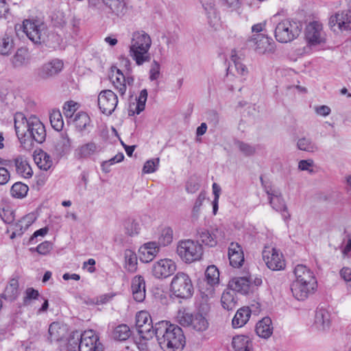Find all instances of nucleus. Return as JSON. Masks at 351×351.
<instances>
[{
	"mask_svg": "<svg viewBox=\"0 0 351 351\" xmlns=\"http://www.w3.org/2000/svg\"><path fill=\"white\" fill-rule=\"evenodd\" d=\"M71 146L70 139L66 134H62L60 139L59 140L57 149L63 152L66 151Z\"/></svg>",
	"mask_w": 351,
	"mask_h": 351,
	"instance_id": "55",
	"label": "nucleus"
},
{
	"mask_svg": "<svg viewBox=\"0 0 351 351\" xmlns=\"http://www.w3.org/2000/svg\"><path fill=\"white\" fill-rule=\"evenodd\" d=\"M209 324L206 317L202 313L193 314L191 327L199 332L205 331L208 328Z\"/></svg>",
	"mask_w": 351,
	"mask_h": 351,
	"instance_id": "39",
	"label": "nucleus"
},
{
	"mask_svg": "<svg viewBox=\"0 0 351 351\" xmlns=\"http://www.w3.org/2000/svg\"><path fill=\"white\" fill-rule=\"evenodd\" d=\"M50 123L53 129L60 131L63 128L64 122L60 110H53L49 116Z\"/></svg>",
	"mask_w": 351,
	"mask_h": 351,
	"instance_id": "49",
	"label": "nucleus"
},
{
	"mask_svg": "<svg viewBox=\"0 0 351 351\" xmlns=\"http://www.w3.org/2000/svg\"><path fill=\"white\" fill-rule=\"evenodd\" d=\"M132 297L137 302L144 301L146 295L145 281L143 276H135L131 281Z\"/></svg>",
	"mask_w": 351,
	"mask_h": 351,
	"instance_id": "19",
	"label": "nucleus"
},
{
	"mask_svg": "<svg viewBox=\"0 0 351 351\" xmlns=\"http://www.w3.org/2000/svg\"><path fill=\"white\" fill-rule=\"evenodd\" d=\"M158 344L165 351H182L185 345V337L180 327L161 321L154 326Z\"/></svg>",
	"mask_w": 351,
	"mask_h": 351,
	"instance_id": "1",
	"label": "nucleus"
},
{
	"mask_svg": "<svg viewBox=\"0 0 351 351\" xmlns=\"http://www.w3.org/2000/svg\"><path fill=\"white\" fill-rule=\"evenodd\" d=\"M232 344L235 351H252V341L248 337L236 336L233 338Z\"/></svg>",
	"mask_w": 351,
	"mask_h": 351,
	"instance_id": "33",
	"label": "nucleus"
},
{
	"mask_svg": "<svg viewBox=\"0 0 351 351\" xmlns=\"http://www.w3.org/2000/svg\"><path fill=\"white\" fill-rule=\"evenodd\" d=\"M193 314L186 312L184 309L179 310L177 315V320L182 326H191Z\"/></svg>",
	"mask_w": 351,
	"mask_h": 351,
	"instance_id": "51",
	"label": "nucleus"
},
{
	"mask_svg": "<svg viewBox=\"0 0 351 351\" xmlns=\"http://www.w3.org/2000/svg\"><path fill=\"white\" fill-rule=\"evenodd\" d=\"M14 163L18 174L25 178L32 177L33 171L26 159L22 156H18L14 159Z\"/></svg>",
	"mask_w": 351,
	"mask_h": 351,
	"instance_id": "32",
	"label": "nucleus"
},
{
	"mask_svg": "<svg viewBox=\"0 0 351 351\" xmlns=\"http://www.w3.org/2000/svg\"><path fill=\"white\" fill-rule=\"evenodd\" d=\"M160 66L158 62L154 61L149 70V80L151 81L156 80L160 75Z\"/></svg>",
	"mask_w": 351,
	"mask_h": 351,
	"instance_id": "59",
	"label": "nucleus"
},
{
	"mask_svg": "<svg viewBox=\"0 0 351 351\" xmlns=\"http://www.w3.org/2000/svg\"><path fill=\"white\" fill-rule=\"evenodd\" d=\"M110 78L121 95H123L126 91V79L120 69L112 68Z\"/></svg>",
	"mask_w": 351,
	"mask_h": 351,
	"instance_id": "26",
	"label": "nucleus"
},
{
	"mask_svg": "<svg viewBox=\"0 0 351 351\" xmlns=\"http://www.w3.org/2000/svg\"><path fill=\"white\" fill-rule=\"evenodd\" d=\"M249 41L254 44H270V38L265 33L252 34Z\"/></svg>",
	"mask_w": 351,
	"mask_h": 351,
	"instance_id": "53",
	"label": "nucleus"
},
{
	"mask_svg": "<svg viewBox=\"0 0 351 351\" xmlns=\"http://www.w3.org/2000/svg\"><path fill=\"white\" fill-rule=\"evenodd\" d=\"M252 312H253V310L249 307H243L239 308L232 319V326L234 328H241L243 326L248 322ZM254 312L256 313L258 311H254Z\"/></svg>",
	"mask_w": 351,
	"mask_h": 351,
	"instance_id": "28",
	"label": "nucleus"
},
{
	"mask_svg": "<svg viewBox=\"0 0 351 351\" xmlns=\"http://www.w3.org/2000/svg\"><path fill=\"white\" fill-rule=\"evenodd\" d=\"M341 277L347 282H351V269L349 267H343L340 270Z\"/></svg>",
	"mask_w": 351,
	"mask_h": 351,
	"instance_id": "64",
	"label": "nucleus"
},
{
	"mask_svg": "<svg viewBox=\"0 0 351 351\" xmlns=\"http://www.w3.org/2000/svg\"><path fill=\"white\" fill-rule=\"evenodd\" d=\"M205 276L207 282L210 285L213 286L219 283V271L216 266H208L205 271Z\"/></svg>",
	"mask_w": 351,
	"mask_h": 351,
	"instance_id": "46",
	"label": "nucleus"
},
{
	"mask_svg": "<svg viewBox=\"0 0 351 351\" xmlns=\"http://www.w3.org/2000/svg\"><path fill=\"white\" fill-rule=\"evenodd\" d=\"M304 35L308 44H324L327 40L324 25L317 21H311L306 25Z\"/></svg>",
	"mask_w": 351,
	"mask_h": 351,
	"instance_id": "11",
	"label": "nucleus"
},
{
	"mask_svg": "<svg viewBox=\"0 0 351 351\" xmlns=\"http://www.w3.org/2000/svg\"><path fill=\"white\" fill-rule=\"evenodd\" d=\"M19 287L18 280L12 278L5 287L3 292L1 294V297L10 302L14 301L19 295Z\"/></svg>",
	"mask_w": 351,
	"mask_h": 351,
	"instance_id": "30",
	"label": "nucleus"
},
{
	"mask_svg": "<svg viewBox=\"0 0 351 351\" xmlns=\"http://www.w3.org/2000/svg\"><path fill=\"white\" fill-rule=\"evenodd\" d=\"M228 287L233 292L237 291L241 294H247L251 288V277H234L229 281Z\"/></svg>",
	"mask_w": 351,
	"mask_h": 351,
	"instance_id": "20",
	"label": "nucleus"
},
{
	"mask_svg": "<svg viewBox=\"0 0 351 351\" xmlns=\"http://www.w3.org/2000/svg\"><path fill=\"white\" fill-rule=\"evenodd\" d=\"M328 25L334 32H351V10L339 11L329 19Z\"/></svg>",
	"mask_w": 351,
	"mask_h": 351,
	"instance_id": "8",
	"label": "nucleus"
},
{
	"mask_svg": "<svg viewBox=\"0 0 351 351\" xmlns=\"http://www.w3.org/2000/svg\"><path fill=\"white\" fill-rule=\"evenodd\" d=\"M35 219L36 217L33 213L25 215L15 223L16 232L19 231V234H22L24 230H26L34 223Z\"/></svg>",
	"mask_w": 351,
	"mask_h": 351,
	"instance_id": "43",
	"label": "nucleus"
},
{
	"mask_svg": "<svg viewBox=\"0 0 351 351\" xmlns=\"http://www.w3.org/2000/svg\"><path fill=\"white\" fill-rule=\"evenodd\" d=\"M301 32L299 24L293 21L284 20L275 29V37L281 43H288L296 38Z\"/></svg>",
	"mask_w": 351,
	"mask_h": 351,
	"instance_id": "7",
	"label": "nucleus"
},
{
	"mask_svg": "<svg viewBox=\"0 0 351 351\" xmlns=\"http://www.w3.org/2000/svg\"><path fill=\"white\" fill-rule=\"evenodd\" d=\"M176 268V264L173 260L163 258L153 264L152 274L157 279H164L172 275Z\"/></svg>",
	"mask_w": 351,
	"mask_h": 351,
	"instance_id": "15",
	"label": "nucleus"
},
{
	"mask_svg": "<svg viewBox=\"0 0 351 351\" xmlns=\"http://www.w3.org/2000/svg\"><path fill=\"white\" fill-rule=\"evenodd\" d=\"M77 103L70 101L66 102L64 106V113L66 117L71 118L77 110Z\"/></svg>",
	"mask_w": 351,
	"mask_h": 351,
	"instance_id": "57",
	"label": "nucleus"
},
{
	"mask_svg": "<svg viewBox=\"0 0 351 351\" xmlns=\"http://www.w3.org/2000/svg\"><path fill=\"white\" fill-rule=\"evenodd\" d=\"M263 259L267 267L273 271H280L285 268V261L282 254L271 245L265 246L263 252Z\"/></svg>",
	"mask_w": 351,
	"mask_h": 351,
	"instance_id": "9",
	"label": "nucleus"
},
{
	"mask_svg": "<svg viewBox=\"0 0 351 351\" xmlns=\"http://www.w3.org/2000/svg\"><path fill=\"white\" fill-rule=\"evenodd\" d=\"M131 336V330L126 324H120L116 326L112 333V337L117 341H125Z\"/></svg>",
	"mask_w": 351,
	"mask_h": 351,
	"instance_id": "38",
	"label": "nucleus"
},
{
	"mask_svg": "<svg viewBox=\"0 0 351 351\" xmlns=\"http://www.w3.org/2000/svg\"><path fill=\"white\" fill-rule=\"evenodd\" d=\"M64 67L63 62L60 59H53L38 67L35 72V77L38 81L51 79L58 75Z\"/></svg>",
	"mask_w": 351,
	"mask_h": 351,
	"instance_id": "12",
	"label": "nucleus"
},
{
	"mask_svg": "<svg viewBox=\"0 0 351 351\" xmlns=\"http://www.w3.org/2000/svg\"><path fill=\"white\" fill-rule=\"evenodd\" d=\"M151 338H143L138 342V348L139 351H152L153 348V344L149 341Z\"/></svg>",
	"mask_w": 351,
	"mask_h": 351,
	"instance_id": "58",
	"label": "nucleus"
},
{
	"mask_svg": "<svg viewBox=\"0 0 351 351\" xmlns=\"http://www.w3.org/2000/svg\"><path fill=\"white\" fill-rule=\"evenodd\" d=\"M296 145L298 149L308 153H314L319 150L318 146L313 139L306 136L299 138Z\"/></svg>",
	"mask_w": 351,
	"mask_h": 351,
	"instance_id": "34",
	"label": "nucleus"
},
{
	"mask_svg": "<svg viewBox=\"0 0 351 351\" xmlns=\"http://www.w3.org/2000/svg\"><path fill=\"white\" fill-rule=\"evenodd\" d=\"M14 122L16 134L21 141L30 125V117L27 119L23 113L19 112L14 114Z\"/></svg>",
	"mask_w": 351,
	"mask_h": 351,
	"instance_id": "23",
	"label": "nucleus"
},
{
	"mask_svg": "<svg viewBox=\"0 0 351 351\" xmlns=\"http://www.w3.org/2000/svg\"><path fill=\"white\" fill-rule=\"evenodd\" d=\"M73 122L75 128L82 131L90 123V118L86 113L80 112L75 115Z\"/></svg>",
	"mask_w": 351,
	"mask_h": 351,
	"instance_id": "47",
	"label": "nucleus"
},
{
	"mask_svg": "<svg viewBox=\"0 0 351 351\" xmlns=\"http://www.w3.org/2000/svg\"><path fill=\"white\" fill-rule=\"evenodd\" d=\"M226 237L225 231L222 228H215L210 230L205 228L197 230V238L204 245L213 247L219 243L223 241Z\"/></svg>",
	"mask_w": 351,
	"mask_h": 351,
	"instance_id": "10",
	"label": "nucleus"
},
{
	"mask_svg": "<svg viewBox=\"0 0 351 351\" xmlns=\"http://www.w3.org/2000/svg\"><path fill=\"white\" fill-rule=\"evenodd\" d=\"M170 291L177 298H191L193 293V285L189 276L184 272H178L171 280Z\"/></svg>",
	"mask_w": 351,
	"mask_h": 351,
	"instance_id": "4",
	"label": "nucleus"
},
{
	"mask_svg": "<svg viewBox=\"0 0 351 351\" xmlns=\"http://www.w3.org/2000/svg\"><path fill=\"white\" fill-rule=\"evenodd\" d=\"M159 165V158L147 160L143 166V172L144 173H152L156 171Z\"/></svg>",
	"mask_w": 351,
	"mask_h": 351,
	"instance_id": "54",
	"label": "nucleus"
},
{
	"mask_svg": "<svg viewBox=\"0 0 351 351\" xmlns=\"http://www.w3.org/2000/svg\"><path fill=\"white\" fill-rule=\"evenodd\" d=\"M125 234L130 237H134L139 234L141 228L139 223L134 219L128 218L123 223Z\"/></svg>",
	"mask_w": 351,
	"mask_h": 351,
	"instance_id": "42",
	"label": "nucleus"
},
{
	"mask_svg": "<svg viewBox=\"0 0 351 351\" xmlns=\"http://www.w3.org/2000/svg\"><path fill=\"white\" fill-rule=\"evenodd\" d=\"M132 44H152L150 36L143 30H137L132 33Z\"/></svg>",
	"mask_w": 351,
	"mask_h": 351,
	"instance_id": "44",
	"label": "nucleus"
},
{
	"mask_svg": "<svg viewBox=\"0 0 351 351\" xmlns=\"http://www.w3.org/2000/svg\"><path fill=\"white\" fill-rule=\"evenodd\" d=\"M136 327L141 337L152 338L155 335L152 317L146 311H141L136 313Z\"/></svg>",
	"mask_w": 351,
	"mask_h": 351,
	"instance_id": "13",
	"label": "nucleus"
},
{
	"mask_svg": "<svg viewBox=\"0 0 351 351\" xmlns=\"http://www.w3.org/2000/svg\"><path fill=\"white\" fill-rule=\"evenodd\" d=\"M315 326L319 331H326L330 326V315L324 308H319L316 311L315 317Z\"/></svg>",
	"mask_w": 351,
	"mask_h": 351,
	"instance_id": "25",
	"label": "nucleus"
},
{
	"mask_svg": "<svg viewBox=\"0 0 351 351\" xmlns=\"http://www.w3.org/2000/svg\"><path fill=\"white\" fill-rule=\"evenodd\" d=\"M294 274L296 281L303 282H308L310 285H317V281L313 272L306 265H298L295 269Z\"/></svg>",
	"mask_w": 351,
	"mask_h": 351,
	"instance_id": "24",
	"label": "nucleus"
},
{
	"mask_svg": "<svg viewBox=\"0 0 351 351\" xmlns=\"http://www.w3.org/2000/svg\"><path fill=\"white\" fill-rule=\"evenodd\" d=\"M150 45H130V55L137 65H142L151 60L149 53Z\"/></svg>",
	"mask_w": 351,
	"mask_h": 351,
	"instance_id": "18",
	"label": "nucleus"
},
{
	"mask_svg": "<svg viewBox=\"0 0 351 351\" xmlns=\"http://www.w3.org/2000/svg\"><path fill=\"white\" fill-rule=\"evenodd\" d=\"M34 160L37 166L43 170L47 171L53 165V161L50 156L43 151H40L34 155Z\"/></svg>",
	"mask_w": 351,
	"mask_h": 351,
	"instance_id": "35",
	"label": "nucleus"
},
{
	"mask_svg": "<svg viewBox=\"0 0 351 351\" xmlns=\"http://www.w3.org/2000/svg\"><path fill=\"white\" fill-rule=\"evenodd\" d=\"M204 199V196L201 194L199 195V196L196 199L192 210L193 216L194 217H197L199 212L200 210V208L202 205Z\"/></svg>",
	"mask_w": 351,
	"mask_h": 351,
	"instance_id": "61",
	"label": "nucleus"
},
{
	"mask_svg": "<svg viewBox=\"0 0 351 351\" xmlns=\"http://www.w3.org/2000/svg\"><path fill=\"white\" fill-rule=\"evenodd\" d=\"M31 58L30 53L26 47L18 49L12 58V63L14 67L21 68L27 65Z\"/></svg>",
	"mask_w": 351,
	"mask_h": 351,
	"instance_id": "27",
	"label": "nucleus"
},
{
	"mask_svg": "<svg viewBox=\"0 0 351 351\" xmlns=\"http://www.w3.org/2000/svg\"><path fill=\"white\" fill-rule=\"evenodd\" d=\"M147 99V91L146 89H143L141 91L139 97L137 100L136 104H133L135 106V110L132 112V114L134 113L139 114L142 111L144 110L145 103ZM132 111V106H130L129 114L132 115L131 112Z\"/></svg>",
	"mask_w": 351,
	"mask_h": 351,
	"instance_id": "45",
	"label": "nucleus"
},
{
	"mask_svg": "<svg viewBox=\"0 0 351 351\" xmlns=\"http://www.w3.org/2000/svg\"><path fill=\"white\" fill-rule=\"evenodd\" d=\"M104 3L117 16H123L127 12L125 0H103Z\"/></svg>",
	"mask_w": 351,
	"mask_h": 351,
	"instance_id": "36",
	"label": "nucleus"
},
{
	"mask_svg": "<svg viewBox=\"0 0 351 351\" xmlns=\"http://www.w3.org/2000/svg\"><path fill=\"white\" fill-rule=\"evenodd\" d=\"M102 349L99 337L93 330H85L81 334L73 332L68 340L67 350L102 351Z\"/></svg>",
	"mask_w": 351,
	"mask_h": 351,
	"instance_id": "2",
	"label": "nucleus"
},
{
	"mask_svg": "<svg viewBox=\"0 0 351 351\" xmlns=\"http://www.w3.org/2000/svg\"><path fill=\"white\" fill-rule=\"evenodd\" d=\"M256 332L262 338L267 339L269 337L273 332L271 319L268 317H265L259 321L256 324Z\"/></svg>",
	"mask_w": 351,
	"mask_h": 351,
	"instance_id": "31",
	"label": "nucleus"
},
{
	"mask_svg": "<svg viewBox=\"0 0 351 351\" xmlns=\"http://www.w3.org/2000/svg\"><path fill=\"white\" fill-rule=\"evenodd\" d=\"M125 268L130 272H134L137 269V256L136 253L131 250H125L124 252Z\"/></svg>",
	"mask_w": 351,
	"mask_h": 351,
	"instance_id": "40",
	"label": "nucleus"
},
{
	"mask_svg": "<svg viewBox=\"0 0 351 351\" xmlns=\"http://www.w3.org/2000/svg\"><path fill=\"white\" fill-rule=\"evenodd\" d=\"M159 251L156 243L149 242L144 244L139 250L141 259L143 262L148 263L153 260Z\"/></svg>",
	"mask_w": 351,
	"mask_h": 351,
	"instance_id": "29",
	"label": "nucleus"
},
{
	"mask_svg": "<svg viewBox=\"0 0 351 351\" xmlns=\"http://www.w3.org/2000/svg\"><path fill=\"white\" fill-rule=\"evenodd\" d=\"M23 28L24 33L34 44H42L47 41L48 28L44 23L26 19L23 23Z\"/></svg>",
	"mask_w": 351,
	"mask_h": 351,
	"instance_id": "6",
	"label": "nucleus"
},
{
	"mask_svg": "<svg viewBox=\"0 0 351 351\" xmlns=\"http://www.w3.org/2000/svg\"><path fill=\"white\" fill-rule=\"evenodd\" d=\"M313 166V160L312 159L302 160L298 163V168L301 171H313V170L311 169Z\"/></svg>",
	"mask_w": 351,
	"mask_h": 351,
	"instance_id": "62",
	"label": "nucleus"
},
{
	"mask_svg": "<svg viewBox=\"0 0 351 351\" xmlns=\"http://www.w3.org/2000/svg\"><path fill=\"white\" fill-rule=\"evenodd\" d=\"M39 293L37 290L30 287L27 288L25 291V296L23 298V304L29 305L32 300H36L39 297Z\"/></svg>",
	"mask_w": 351,
	"mask_h": 351,
	"instance_id": "52",
	"label": "nucleus"
},
{
	"mask_svg": "<svg viewBox=\"0 0 351 351\" xmlns=\"http://www.w3.org/2000/svg\"><path fill=\"white\" fill-rule=\"evenodd\" d=\"M46 138V130L44 125L36 117H30V125L25 132V136L21 143L26 149L33 146V143H42Z\"/></svg>",
	"mask_w": 351,
	"mask_h": 351,
	"instance_id": "5",
	"label": "nucleus"
},
{
	"mask_svg": "<svg viewBox=\"0 0 351 351\" xmlns=\"http://www.w3.org/2000/svg\"><path fill=\"white\" fill-rule=\"evenodd\" d=\"M59 324L53 322L49 327V333L51 339L58 340L60 335L58 334V329L59 328Z\"/></svg>",
	"mask_w": 351,
	"mask_h": 351,
	"instance_id": "63",
	"label": "nucleus"
},
{
	"mask_svg": "<svg viewBox=\"0 0 351 351\" xmlns=\"http://www.w3.org/2000/svg\"><path fill=\"white\" fill-rule=\"evenodd\" d=\"M98 106L103 114L110 115L118 104L117 95L110 90H102L98 95Z\"/></svg>",
	"mask_w": 351,
	"mask_h": 351,
	"instance_id": "14",
	"label": "nucleus"
},
{
	"mask_svg": "<svg viewBox=\"0 0 351 351\" xmlns=\"http://www.w3.org/2000/svg\"><path fill=\"white\" fill-rule=\"evenodd\" d=\"M176 252L184 262L191 263L201 259L203 247L198 241L184 239L178 243Z\"/></svg>",
	"mask_w": 351,
	"mask_h": 351,
	"instance_id": "3",
	"label": "nucleus"
},
{
	"mask_svg": "<svg viewBox=\"0 0 351 351\" xmlns=\"http://www.w3.org/2000/svg\"><path fill=\"white\" fill-rule=\"evenodd\" d=\"M51 249H52L51 243L49 242V241H45V242H43L42 243L39 244L36 247V250L40 254L46 255L51 251Z\"/></svg>",
	"mask_w": 351,
	"mask_h": 351,
	"instance_id": "60",
	"label": "nucleus"
},
{
	"mask_svg": "<svg viewBox=\"0 0 351 351\" xmlns=\"http://www.w3.org/2000/svg\"><path fill=\"white\" fill-rule=\"evenodd\" d=\"M221 302L224 309L228 311L234 309L237 303L235 293L232 290L224 291L221 295Z\"/></svg>",
	"mask_w": 351,
	"mask_h": 351,
	"instance_id": "37",
	"label": "nucleus"
},
{
	"mask_svg": "<svg viewBox=\"0 0 351 351\" xmlns=\"http://www.w3.org/2000/svg\"><path fill=\"white\" fill-rule=\"evenodd\" d=\"M173 239V231L170 227H165L158 237V244L162 246L170 245Z\"/></svg>",
	"mask_w": 351,
	"mask_h": 351,
	"instance_id": "48",
	"label": "nucleus"
},
{
	"mask_svg": "<svg viewBox=\"0 0 351 351\" xmlns=\"http://www.w3.org/2000/svg\"><path fill=\"white\" fill-rule=\"evenodd\" d=\"M28 186L22 182H16L11 188L10 192L13 197L22 198L25 197L28 191Z\"/></svg>",
	"mask_w": 351,
	"mask_h": 351,
	"instance_id": "50",
	"label": "nucleus"
},
{
	"mask_svg": "<svg viewBox=\"0 0 351 351\" xmlns=\"http://www.w3.org/2000/svg\"><path fill=\"white\" fill-rule=\"evenodd\" d=\"M267 193L271 207L277 212L280 213L285 219H289L290 215L281 192L276 189H272L267 191Z\"/></svg>",
	"mask_w": 351,
	"mask_h": 351,
	"instance_id": "16",
	"label": "nucleus"
},
{
	"mask_svg": "<svg viewBox=\"0 0 351 351\" xmlns=\"http://www.w3.org/2000/svg\"><path fill=\"white\" fill-rule=\"evenodd\" d=\"M244 57V53L241 51L234 49L231 52V60L234 64V66L241 75H245L247 73L246 66L241 62V60Z\"/></svg>",
	"mask_w": 351,
	"mask_h": 351,
	"instance_id": "41",
	"label": "nucleus"
},
{
	"mask_svg": "<svg viewBox=\"0 0 351 351\" xmlns=\"http://www.w3.org/2000/svg\"><path fill=\"white\" fill-rule=\"evenodd\" d=\"M236 145L239 148V151L241 152L245 156H251L255 152V149L249 144L238 141L236 143Z\"/></svg>",
	"mask_w": 351,
	"mask_h": 351,
	"instance_id": "56",
	"label": "nucleus"
},
{
	"mask_svg": "<svg viewBox=\"0 0 351 351\" xmlns=\"http://www.w3.org/2000/svg\"><path fill=\"white\" fill-rule=\"evenodd\" d=\"M230 264L233 267H241L244 262V255L241 246L237 243H231L228 247Z\"/></svg>",
	"mask_w": 351,
	"mask_h": 351,
	"instance_id": "22",
	"label": "nucleus"
},
{
	"mask_svg": "<svg viewBox=\"0 0 351 351\" xmlns=\"http://www.w3.org/2000/svg\"><path fill=\"white\" fill-rule=\"evenodd\" d=\"M101 150L100 146L93 141H90L79 146L74 152L75 156L78 159L90 158Z\"/></svg>",
	"mask_w": 351,
	"mask_h": 351,
	"instance_id": "21",
	"label": "nucleus"
},
{
	"mask_svg": "<svg viewBox=\"0 0 351 351\" xmlns=\"http://www.w3.org/2000/svg\"><path fill=\"white\" fill-rule=\"evenodd\" d=\"M317 285H310L308 282H303L294 280L291 285V292L298 300H304L309 295L314 293Z\"/></svg>",
	"mask_w": 351,
	"mask_h": 351,
	"instance_id": "17",
	"label": "nucleus"
}]
</instances>
